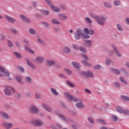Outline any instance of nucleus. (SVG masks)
<instances>
[{"label":"nucleus","mask_w":129,"mask_h":129,"mask_svg":"<svg viewBox=\"0 0 129 129\" xmlns=\"http://www.w3.org/2000/svg\"><path fill=\"white\" fill-rule=\"evenodd\" d=\"M88 15L92 19H94L99 26H104V24H105L106 18L104 15L97 16L92 11H90L88 13Z\"/></svg>","instance_id":"f257e3e1"},{"label":"nucleus","mask_w":129,"mask_h":129,"mask_svg":"<svg viewBox=\"0 0 129 129\" xmlns=\"http://www.w3.org/2000/svg\"><path fill=\"white\" fill-rule=\"evenodd\" d=\"M4 93L7 96H11L16 93V90L11 87H6L4 89Z\"/></svg>","instance_id":"f03ea898"},{"label":"nucleus","mask_w":129,"mask_h":129,"mask_svg":"<svg viewBox=\"0 0 129 129\" xmlns=\"http://www.w3.org/2000/svg\"><path fill=\"white\" fill-rule=\"evenodd\" d=\"M112 50L109 52L110 55H113V53H115L116 56L117 57H121V54L119 53V51H118V50L116 48V46H115L114 45H111Z\"/></svg>","instance_id":"7ed1b4c3"},{"label":"nucleus","mask_w":129,"mask_h":129,"mask_svg":"<svg viewBox=\"0 0 129 129\" xmlns=\"http://www.w3.org/2000/svg\"><path fill=\"white\" fill-rule=\"evenodd\" d=\"M45 2L47 4V5L49 6L50 9L52 10V11L55 12V13H58L60 12V9L52 5V2L50 0H45Z\"/></svg>","instance_id":"20e7f679"},{"label":"nucleus","mask_w":129,"mask_h":129,"mask_svg":"<svg viewBox=\"0 0 129 129\" xmlns=\"http://www.w3.org/2000/svg\"><path fill=\"white\" fill-rule=\"evenodd\" d=\"M5 76L7 77L10 76V72L5 71L4 67L0 66V76L1 77H4Z\"/></svg>","instance_id":"39448f33"},{"label":"nucleus","mask_w":129,"mask_h":129,"mask_svg":"<svg viewBox=\"0 0 129 129\" xmlns=\"http://www.w3.org/2000/svg\"><path fill=\"white\" fill-rule=\"evenodd\" d=\"M30 123L36 126H41V125H43V122L40 119L31 120Z\"/></svg>","instance_id":"423d86ee"},{"label":"nucleus","mask_w":129,"mask_h":129,"mask_svg":"<svg viewBox=\"0 0 129 129\" xmlns=\"http://www.w3.org/2000/svg\"><path fill=\"white\" fill-rule=\"evenodd\" d=\"M2 125L6 129H11L14 127V123L13 122H3Z\"/></svg>","instance_id":"0eeeda50"},{"label":"nucleus","mask_w":129,"mask_h":129,"mask_svg":"<svg viewBox=\"0 0 129 129\" xmlns=\"http://www.w3.org/2000/svg\"><path fill=\"white\" fill-rule=\"evenodd\" d=\"M82 58H83L85 60H82V63L84 64V65H85V66H88L90 67L91 66V64L88 63V57H87V55L86 54H82L81 55Z\"/></svg>","instance_id":"6e6552de"},{"label":"nucleus","mask_w":129,"mask_h":129,"mask_svg":"<svg viewBox=\"0 0 129 129\" xmlns=\"http://www.w3.org/2000/svg\"><path fill=\"white\" fill-rule=\"evenodd\" d=\"M81 37H82V29L78 28L75 34V39L80 40Z\"/></svg>","instance_id":"1a4fd4ad"},{"label":"nucleus","mask_w":129,"mask_h":129,"mask_svg":"<svg viewBox=\"0 0 129 129\" xmlns=\"http://www.w3.org/2000/svg\"><path fill=\"white\" fill-rule=\"evenodd\" d=\"M64 94L65 95V96H66V97H67L68 98H69V99L71 101H72V100L73 101H75V102H77V101H78V100L77 98L70 95V94L69 93H68V92H65L64 93Z\"/></svg>","instance_id":"9d476101"},{"label":"nucleus","mask_w":129,"mask_h":129,"mask_svg":"<svg viewBox=\"0 0 129 129\" xmlns=\"http://www.w3.org/2000/svg\"><path fill=\"white\" fill-rule=\"evenodd\" d=\"M80 74L81 75H82L83 76H85L86 77H93V74L90 71H87V72L82 71L80 73Z\"/></svg>","instance_id":"9b49d317"},{"label":"nucleus","mask_w":129,"mask_h":129,"mask_svg":"<svg viewBox=\"0 0 129 129\" xmlns=\"http://www.w3.org/2000/svg\"><path fill=\"white\" fill-rule=\"evenodd\" d=\"M0 115L4 118H5V119H10L11 118V116L8 113L3 111H0Z\"/></svg>","instance_id":"f8f14e48"},{"label":"nucleus","mask_w":129,"mask_h":129,"mask_svg":"<svg viewBox=\"0 0 129 129\" xmlns=\"http://www.w3.org/2000/svg\"><path fill=\"white\" fill-rule=\"evenodd\" d=\"M29 111L30 112H32V113H38V112H39V110L35 106H30Z\"/></svg>","instance_id":"ddd939ff"},{"label":"nucleus","mask_w":129,"mask_h":129,"mask_svg":"<svg viewBox=\"0 0 129 129\" xmlns=\"http://www.w3.org/2000/svg\"><path fill=\"white\" fill-rule=\"evenodd\" d=\"M54 113H55V114H57V115H58L59 117L61 119H62V120H64V121H67L65 117L63 116L62 114L60 113V112L57 110H55L54 111Z\"/></svg>","instance_id":"4468645a"},{"label":"nucleus","mask_w":129,"mask_h":129,"mask_svg":"<svg viewBox=\"0 0 129 129\" xmlns=\"http://www.w3.org/2000/svg\"><path fill=\"white\" fill-rule=\"evenodd\" d=\"M42 106L43 107V108L45 110H47V111H48V112H51L52 111V108L49 106V105L43 103L42 104Z\"/></svg>","instance_id":"2eb2a0df"},{"label":"nucleus","mask_w":129,"mask_h":129,"mask_svg":"<svg viewBox=\"0 0 129 129\" xmlns=\"http://www.w3.org/2000/svg\"><path fill=\"white\" fill-rule=\"evenodd\" d=\"M58 18L59 20H60V21H66V20L68 19V18L67 17V16L64 14H58Z\"/></svg>","instance_id":"dca6fc26"},{"label":"nucleus","mask_w":129,"mask_h":129,"mask_svg":"<svg viewBox=\"0 0 129 129\" xmlns=\"http://www.w3.org/2000/svg\"><path fill=\"white\" fill-rule=\"evenodd\" d=\"M5 19H6L8 22H10L11 23H16V20L9 16L6 15Z\"/></svg>","instance_id":"f3484780"},{"label":"nucleus","mask_w":129,"mask_h":129,"mask_svg":"<svg viewBox=\"0 0 129 129\" xmlns=\"http://www.w3.org/2000/svg\"><path fill=\"white\" fill-rule=\"evenodd\" d=\"M76 106L78 108H84L85 107V105L84 104L82 103V102H78L76 104Z\"/></svg>","instance_id":"a211bd4d"},{"label":"nucleus","mask_w":129,"mask_h":129,"mask_svg":"<svg viewBox=\"0 0 129 129\" xmlns=\"http://www.w3.org/2000/svg\"><path fill=\"white\" fill-rule=\"evenodd\" d=\"M26 63H27L28 66H29V67H31V68H32V69H33V70L36 69V67L34 66V64H33V63L31 61L27 59Z\"/></svg>","instance_id":"6ab92c4d"},{"label":"nucleus","mask_w":129,"mask_h":129,"mask_svg":"<svg viewBox=\"0 0 129 129\" xmlns=\"http://www.w3.org/2000/svg\"><path fill=\"white\" fill-rule=\"evenodd\" d=\"M44 60H45V59L42 56H37L35 58V60L36 61V62H37V63H42L44 61Z\"/></svg>","instance_id":"aec40b11"},{"label":"nucleus","mask_w":129,"mask_h":129,"mask_svg":"<svg viewBox=\"0 0 129 129\" xmlns=\"http://www.w3.org/2000/svg\"><path fill=\"white\" fill-rule=\"evenodd\" d=\"M46 64L47 66H53L55 64V61L52 60H47L46 61Z\"/></svg>","instance_id":"412c9836"},{"label":"nucleus","mask_w":129,"mask_h":129,"mask_svg":"<svg viewBox=\"0 0 129 129\" xmlns=\"http://www.w3.org/2000/svg\"><path fill=\"white\" fill-rule=\"evenodd\" d=\"M20 17L21 18L22 20H23V21H24V22H26V23H30V20L27 18L26 16L23 15H21Z\"/></svg>","instance_id":"4be33fe9"},{"label":"nucleus","mask_w":129,"mask_h":129,"mask_svg":"<svg viewBox=\"0 0 129 129\" xmlns=\"http://www.w3.org/2000/svg\"><path fill=\"white\" fill-rule=\"evenodd\" d=\"M86 47L90 48L92 46V41L90 40H87L86 41Z\"/></svg>","instance_id":"5701e85b"},{"label":"nucleus","mask_w":129,"mask_h":129,"mask_svg":"<svg viewBox=\"0 0 129 129\" xmlns=\"http://www.w3.org/2000/svg\"><path fill=\"white\" fill-rule=\"evenodd\" d=\"M25 49L31 54H34V53H35V51L31 49V48L29 47V46H25Z\"/></svg>","instance_id":"b1692460"},{"label":"nucleus","mask_w":129,"mask_h":129,"mask_svg":"<svg viewBox=\"0 0 129 129\" xmlns=\"http://www.w3.org/2000/svg\"><path fill=\"white\" fill-rule=\"evenodd\" d=\"M116 110L118 112H120V113H123L124 112V110L122 108L118 106L116 107Z\"/></svg>","instance_id":"393cba45"},{"label":"nucleus","mask_w":129,"mask_h":129,"mask_svg":"<svg viewBox=\"0 0 129 129\" xmlns=\"http://www.w3.org/2000/svg\"><path fill=\"white\" fill-rule=\"evenodd\" d=\"M51 24H54V25H60V22L57 20V19H53L51 20Z\"/></svg>","instance_id":"a878e982"},{"label":"nucleus","mask_w":129,"mask_h":129,"mask_svg":"<svg viewBox=\"0 0 129 129\" xmlns=\"http://www.w3.org/2000/svg\"><path fill=\"white\" fill-rule=\"evenodd\" d=\"M72 65L75 68H80V64L76 62H72Z\"/></svg>","instance_id":"bb28decb"},{"label":"nucleus","mask_w":129,"mask_h":129,"mask_svg":"<svg viewBox=\"0 0 129 129\" xmlns=\"http://www.w3.org/2000/svg\"><path fill=\"white\" fill-rule=\"evenodd\" d=\"M97 121H98V122H99V123H101V124H103V125H106V122H105V121L103 119H98Z\"/></svg>","instance_id":"cd10ccee"},{"label":"nucleus","mask_w":129,"mask_h":129,"mask_svg":"<svg viewBox=\"0 0 129 129\" xmlns=\"http://www.w3.org/2000/svg\"><path fill=\"white\" fill-rule=\"evenodd\" d=\"M50 91L53 95H55V96H57V95H58V92H57V91H56L55 89L51 88Z\"/></svg>","instance_id":"c85d7f7f"},{"label":"nucleus","mask_w":129,"mask_h":129,"mask_svg":"<svg viewBox=\"0 0 129 129\" xmlns=\"http://www.w3.org/2000/svg\"><path fill=\"white\" fill-rule=\"evenodd\" d=\"M63 50L64 52H66V53H70V52H71L70 48L67 46L63 47Z\"/></svg>","instance_id":"c756f323"},{"label":"nucleus","mask_w":129,"mask_h":129,"mask_svg":"<svg viewBox=\"0 0 129 129\" xmlns=\"http://www.w3.org/2000/svg\"><path fill=\"white\" fill-rule=\"evenodd\" d=\"M120 97H121V99H123V100H125V101H129V97L126 96L121 95V96H120Z\"/></svg>","instance_id":"7c9ffc66"},{"label":"nucleus","mask_w":129,"mask_h":129,"mask_svg":"<svg viewBox=\"0 0 129 129\" xmlns=\"http://www.w3.org/2000/svg\"><path fill=\"white\" fill-rule=\"evenodd\" d=\"M113 4L114 6H116V7H118L119 6H120V1L118 0H115L113 2Z\"/></svg>","instance_id":"2f4dec72"},{"label":"nucleus","mask_w":129,"mask_h":129,"mask_svg":"<svg viewBox=\"0 0 129 129\" xmlns=\"http://www.w3.org/2000/svg\"><path fill=\"white\" fill-rule=\"evenodd\" d=\"M16 79L19 83H23V81H22V77L20 76H16Z\"/></svg>","instance_id":"473e14b6"},{"label":"nucleus","mask_w":129,"mask_h":129,"mask_svg":"<svg viewBox=\"0 0 129 129\" xmlns=\"http://www.w3.org/2000/svg\"><path fill=\"white\" fill-rule=\"evenodd\" d=\"M103 4H104V7H105V8H112V7L111 6V5H110L108 2H104Z\"/></svg>","instance_id":"72a5a7b5"},{"label":"nucleus","mask_w":129,"mask_h":129,"mask_svg":"<svg viewBox=\"0 0 129 129\" xmlns=\"http://www.w3.org/2000/svg\"><path fill=\"white\" fill-rule=\"evenodd\" d=\"M29 33H30L31 35H35L36 34V31L32 28H30L28 30Z\"/></svg>","instance_id":"f704fd0d"},{"label":"nucleus","mask_w":129,"mask_h":129,"mask_svg":"<svg viewBox=\"0 0 129 129\" xmlns=\"http://www.w3.org/2000/svg\"><path fill=\"white\" fill-rule=\"evenodd\" d=\"M82 36L83 39H89L90 38V36L88 34H84L83 32H82Z\"/></svg>","instance_id":"c9c22d12"},{"label":"nucleus","mask_w":129,"mask_h":129,"mask_svg":"<svg viewBox=\"0 0 129 129\" xmlns=\"http://www.w3.org/2000/svg\"><path fill=\"white\" fill-rule=\"evenodd\" d=\"M116 27H117V29L118 30V31H119L120 32H121L122 31V26H121V25H120V24H117L116 25Z\"/></svg>","instance_id":"e433bc0d"},{"label":"nucleus","mask_w":129,"mask_h":129,"mask_svg":"<svg viewBox=\"0 0 129 129\" xmlns=\"http://www.w3.org/2000/svg\"><path fill=\"white\" fill-rule=\"evenodd\" d=\"M79 50H80V51L82 52V53H86V52H87V50H86V49L83 47H80Z\"/></svg>","instance_id":"4c0bfd02"},{"label":"nucleus","mask_w":129,"mask_h":129,"mask_svg":"<svg viewBox=\"0 0 129 129\" xmlns=\"http://www.w3.org/2000/svg\"><path fill=\"white\" fill-rule=\"evenodd\" d=\"M85 20L87 23H88V24H91L92 23V20H91L89 17L85 18Z\"/></svg>","instance_id":"58836bf2"},{"label":"nucleus","mask_w":129,"mask_h":129,"mask_svg":"<svg viewBox=\"0 0 129 129\" xmlns=\"http://www.w3.org/2000/svg\"><path fill=\"white\" fill-rule=\"evenodd\" d=\"M111 70L113 71V72H114V73H116V74H119V73H120V71L116 69H111Z\"/></svg>","instance_id":"ea45409f"},{"label":"nucleus","mask_w":129,"mask_h":129,"mask_svg":"<svg viewBox=\"0 0 129 129\" xmlns=\"http://www.w3.org/2000/svg\"><path fill=\"white\" fill-rule=\"evenodd\" d=\"M119 79L121 82H122V83H124V84H128L127 82L125 81V80H124V79L123 77H120L119 78Z\"/></svg>","instance_id":"a19ab883"},{"label":"nucleus","mask_w":129,"mask_h":129,"mask_svg":"<svg viewBox=\"0 0 129 129\" xmlns=\"http://www.w3.org/2000/svg\"><path fill=\"white\" fill-rule=\"evenodd\" d=\"M14 54L19 59H20V58H22V55L20 54V53L17 52H14Z\"/></svg>","instance_id":"79ce46f5"},{"label":"nucleus","mask_w":129,"mask_h":129,"mask_svg":"<svg viewBox=\"0 0 129 129\" xmlns=\"http://www.w3.org/2000/svg\"><path fill=\"white\" fill-rule=\"evenodd\" d=\"M35 96L36 99H41L42 98V96L40 94L36 93Z\"/></svg>","instance_id":"37998d69"},{"label":"nucleus","mask_w":129,"mask_h":129,"mask_svg":"<svg viewBox=\"0 0 129 129\" xmlns=\"http://www.w3.org/2000/svg\"><path fill=\"white\" fill-rule=\"evenodd\" d=\"M10 31L11 32V33H13V34H15V35H17V34H18V31H17L16 29H10Z\"/></svg>","instance_id":"c03bdc74"},{"label":"nucleus","mask_w":129,"mask_h":129,"mask_svg":"<svg viewBox=\"0 0 129 129\" xmlns=\"http://www.w3.org/2000/svg\"><path fill=\"white\" fill-rule=\"evenodd\" d=\"M64 71L65 72V73H67V74H69V75H71V73H72L71 72V71H70L69 69H64Z\"/></svg>","instance_id":"a18cd8bd"},{"label":"nucleus","mask_w":129,"mask_h":129,"mask_svg":"<svg viewBox=\"0 0 129 129\" xmlns=\"http://www.w3.org/2000/svg\"><path fill=\"white\" fill-rule=\"evenodd\" d=\"M37 42L39 44H40V45H44V41H43L42 39L38 38L37 39Z\"/></svg>","instance_id":"49530a36"},{"label":"nucleus","mask_w":129,"mask_h":129,"mask_svg":"<svg viewBox=\"0 0 129 129\" xmlns=\"http://www.w3.org/2000/svg\"><path fill=\"white\" fill-rule=\"evenodd\" d=\"M88 120L91 122V123H94V120L92 117H88Z\"/></svg>","instance_id":"de8ad7c7"},{"label":"nucleus","mask_w":129,"mask_h":129,"mask_svg":"<svg viewBox=\"0 0 129 129\" xmlns=\"http://www.w3.org/2000/svg\"><path fill=\"white\" fill-rule=\"evenodd\" d=\"M67 83L69 86H70V87H74V84L73 83L69 82V81H67Z\"/></svg>","instance_id":"09e8293b"},{"label":"nucleus","mask_w":129,"mask_h":129,"mask_svg":"<svg viewBox=\"0 0 129 129\" xmlns=\"http://www.w3.org/2000/svg\"><path fill=\"white\" fill-rule=\"evenodd\" d=\"M8 43L9 47H13L14 46V44H13V42H12V41L8 40Z\"/></svg>","instance_id":"8fccbe9b"},{"label":"nucleus","mask_w":129,"mask_h":129,"mask_svg":"<svg viewBox=\"0 0 129 129\" xmlns=\"http://www.w3.org/2000/svg\"><path fill=\"white\" fill-rule=\"evenodd\" d=\"M42 13L43 15H49V11L47 10H43L42 11Z\"/></svg>","instance_id":"3c124183"},{"label":"nucleus","mask_w":129,"mask_h":129,"mask_svg":"<svg viewBox=\"0 0 129 129\" xmlns=\"http://www.w3.org/2000/svg\"><path fill=\"white\" fill-rule=\"evenodd\" d=\"M26 81L27 82H31V81H32V79L30 77H27L26 78Z\"/></svg>","instance_id":"603ef678"},{"label":"nucleus","mask_w":129,"mask_h":129,"mask_svg":"<svg viewBox=\"0 0 129 129\" xmlns=\"http://www.w3.org/2000/svg\"><path fill=\"white\" fill-rule=\"evenodd\" d=\"M112 119L114 120V121H117V117L116 116H112Z\"/></svg>","instance_id":"864d4df0"},{"label":"nucleus","mask_w":129,"mask_h":129,"mask_svg":"<svg viewBox=\"0 0 129 129\" xmlns=\"http://www.w3.org/2000/svg\"><path fill=\"white\" fill-rule=\"evenodd\" d=\"M125 115H129V111L128 110H124V112Z\"/></svg>","instance_id":"5fc2aeb1"},{"label":"nucleus","mask_w":129,"mask_h":129,"mask_svg":"<svg viewBox=\"0 0 129 129\" xmlns=\"http://www.w3.org/2000/svg\"><path fill=\"white\" fill-rule=\"evenodd\" d=\"M105 63L106 65H110V63H111V61H110V60L109 59H107L105 60Z\"/></svg>","instance_id":"6e6d98bb"},{"label":"nucleus","mask_w":129,"mask_h":129,"mask_svg":"<svg viewBox=\"0 0 129 129\" xmlns=\"http://www.w3.org/2000/svg\"><path fill=\"white\" fill-rule=\"evenodd\" d=\"M84 32L86 33V34H89V30H88V28H84Z\"/></svg>","instance_id":"4d7b16f0"},{"label":"nucleus","mask_w":129,"mask_h":129,"mask_svg":"<svg viewBox=\"0 0 129 129\" xmlns=\"http://www.w3.org/2000/svg\"><path fill=\"white\" fill-rule=\"evenodd\" d=\"M89 33L90 35H93V34H94V31L92 29H90L89 31Z\"/></svg>","instance_id":"13d9d810"},{"label":"nucleus","mask_w":129,"mask_h":129,"mask_svg":"<svg viewBox=\"0 0 129 129\" xmlns=\"http://www.w3.org/2000/svg\"><path fill=\"white\" fill-rule=\"evenodd\" d=\"M42 24L44 25V26H45V27H46V28L49 27V24L47 22H42Z\"/></svg>","instance_id":"bf43d9fd"},{"label":"nucleus","mask_w":129,"mask_h":129,"mask_svg":"<svg viewBox=\"0 0 129 129\" xmlns=\"http://www.w3.org/2000/svg\"><path fill=\"white\" fill-rule=\"evenodd\" d=\"M18 68L20 72H24V71H25V69H24L22 67H19Z\"/></svg>","instance_id":"052dcab7"},{"label":"nucleus","mask_w":129,"mask_h":129,"mask_svg":"<svg viewBox=\"0 0 129 129\" xmlns=\"http://www.w3.org/2000/svg\"><path fill=\"white\" fill-rule=\"evenodd\" d=\"M100 68H101V66L99 64H97L95 66V69H99Z\"/></svg>","instance_id":"680f3d73"},{"label":"nucleus","mask_w":129,"mask_h":129,"mask_svg":"<svg viewBox=\"0 0 129 129\" xmlns=\"http://www.w3.org/2000/svg\"><path fill=\"white\" fill-rule=\"evenodd\" d=\"M85 92H87V93H89L90 94H91V91L88 89H85Z\"/></svg>","instance_id":"e2e57ef3"},{"label":"nucleus","mask_w":129,"mask_h":129,"mask_svg":"<svg viewBox=\"0 0 129 129\" xmlns=\"http://www.w3.org/2000/svg\"><path fill=\"white\" fill-rule=\"evenodd\" d=\"M73 47L74 48H75V50H79V48H78L77 47V45H75V44H73Z\"/></svg>","instance_id":"0e129e2a"},{"label":"nucleus","mask_w":129,"mask_h":129,"mask_svg":"<svg viewBox=\"0 0 129 129\" xmlns=\"http://www.w3.org/2000/svg\"><path fill=\"white\" fill-rule=\"evenodd\" d=\"M15 44L18 48H20L21 47V45H20V43H19V42L16 41Z\"/></svg>","instance_id":"69168bd1"},{"label":"nucleus","mask_w":129,"mask_h":129,"mask_svg":"<svg viewBox=\"0 0 129 129\" xmlns=\"http://www.w3.org/2000/svg\"><path fill=\"white\" fill-rule=\"evenodd\" d=\"M114 84L115 86H116V87H119V83L115 82L114 83Z\"/></svg>","instance_id":"338daca9"},{"label":"nucleus","mask_w":129,"mask_h":129,"mask_svg":"<svg viewBox=\"0 0 129 129\" xmlns=\"http://www.w3.org/2000/svg\"><path fill=\"white\" fill-rule=\"evenodd\" d=\"M125 22L127 24H129V18H126Z\"/></svg>","instance_id":"774afa93"}]
</instances>
